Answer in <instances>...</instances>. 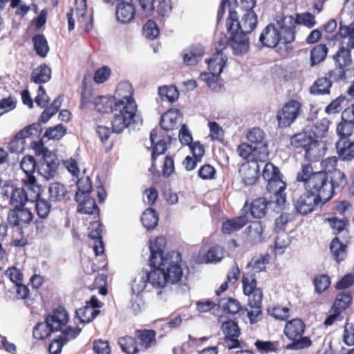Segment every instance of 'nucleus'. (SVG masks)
I'll return each mask as SVG.
<instances>
[{"instance_id":"nucleus-3","label":"nucleus","mask_w":354,"mask_h":354,"mask_svg":"<svg viewBox=\"0 0 354 354\" xmlns=\"http://www.w3.org/2000/svg\"><path fill=\"white\" fill-rule=\"evenodd\" d=\"M296 180L302 183L305 191L323 200L324 203L328 202L333 197L329 175L323 171H314L310 163L301 165L297 174Z\"/></svg>"},{"instance_id":"nucleus-2","label":"nucleus","mask_w":354,"mask_h":354,"mask_svg":"<svg viewBox=\"0 0 354 354\" xmlns=\"http://www.w3.org/2000/svg\"><path fill=\"white\" fill-rule=\"evenodd\" d=\"M257 15L254 11L246 12L239 21L238 13L230 10L226 20L227 31L232 34L231 47L235 55H242L248 52L249 39L247 36L257 25Z\"/></svg>"},{"instance_id":"nucleus-17","label":"nucleus","mask_w":354,"mask_h":354,"mask_svg":"<svg viewBox=\"0 0 354 354\" xmlns=\"http://www.w3.org/2000/svg\"><path fill=\"white\" fill-rule=\"evenodd\" d=\"M238 155L245 160V162H265L268 156L264 152H261L252 145L247 142H242L236 149Z\"/></svg>"},{"instance_id":"nucleus-27","label":"nucleus","mask_w":354,"mask_h":354,"mask_svg":"<svg viewBox=\"0 0 354 354\" xmlns=\"http://www.w3.org/2000/svg\"><path fill=\"white\" fill-rule=\"evenodd\" d=\"M335 148L340 160L350 162L354 159V139L337 140Z\"/></svg>"},{"instance_id":"nucleus-6","label":"nucleus","mask_w":354,"mask_h":354,"mask_svg":"<svg viewBox=\"0 0 354 354\" xmlns=\"http://www.w3.org/2000/svg\"><path fill=\"white\" fill-rule=\"evenodd\" d=\"M159 133H160V131L156 129H153L150 133V140L153 146V150L151 153L152 163L149 171L151 174V180L155 184H158L160 178V171L157 169L155 161L159 155L165 153L167 149V144L171 141L169 136L159 135Z\"/></svg>"},{"instance_id":"nucleus-1","label":"nucleus","mask_w":354,"mask_h":354,"mask_svg":"<svg viewBox=\"0 0 354 354\" xmlns=\"http://www.w3.org/2000/svg\"><path fill=\"white\" fill-rule=\"evenodd\" d=\"M167 240L164 236H158L149 246L150 272L142 270L132 282V288L138 292H142L148 283L154 288L162 289L167 286L180 283L183 277L185 263L182 254L176 250L165 252Z\"/></svg>"},{"instance_id":"nucleus-30","label":"nucleus","mask_w":354,"mask_h":354,"mask_svg":"<svg viewBox=\"0 0 354 354\" xmlns=\"http://www.w3.org/2000/svg\"><path fill=\"white\" fill-rule=\"evenodd\" d=\"M227 61V58L224 53H214L211 58L206 59L205 62L209 73L217 77L223 71Z\"/></svg>"},{"instance_id":"nucleus-51","label":"nucleus","mask_w":354,"mask_h":354,"mask_svg":"<svg viewBox=\"0 0 354 354\" xmlns=\"http://www.w3.org/2000/svg\"><path fill=\"white\" fill-rule=\"evenodd\" d=\"M158 214L153 208H147L142 214L141 222L148 230L154 229L158 223Z\"/></svg>"},{"instance_id":"nucleus-54","label":"nucleus","mask_w":354,"mask_h":354,"mask_svg":"<svg viewBox=\"0 0 354 354\" xmlns=\"http://www.w3.org/2000/svg\"><path fill=\"white\" fill-rule=\"evenodd\" d=\"M333 214H328V215L336 216L337 214L346 217L347 214L351 213L352 210V204L350 201L346 200H336L333 203Z\"/></svg>"},{"instance_id":"nucleus-41","label":"nucleus","mask_w":354,"mask_h":354,"mask_svg":"<svg viewBox=\"0 0 354 354\" xmlns=\"http://www.w3.org/2000/svg\"><path fill=\"white\" fill-rule=\"evenodd\" d=\"M336 132L339 136L338 140L354 139V122L342 118L337 126Z\"/></svg>"},{"instance_id":"nucleus-56","label":"nucleus","mask_w":354,"mask_h":354,"mask_svg":"<svg viewBox=\"0 0 354 354\" xmlns=\"http://www.w3.org/2000/svg\"><path fill=\"white\" fill-rule=\"evenodd\" d=\"M338 35L340 38L348 39L347 46L351 48H354V22L348 25H343L340 24Z\"/></svg>"},{"instance_id":"nucleus-47","label":"nucleus","mask_w":354,"mask_h":354,"mask_svg":"<svg viewBox=\"0 0 354 354\" xmlns=\"http://www.w3.org/2000/svg\"><path fill=\"white\" fill-rule=\"evenodd\" d=\"M93 104L95 109L100 113H113L115 100L111 97L98 96L95 98Z\"/></svg>"},{"instance_id":"nucleus-55","label":"nucleus","mask_w":354,"mask_h":354,"mask_svg":"<svg viewBox=\"0 0 354 354\" xmlns=\"http://www.w3.org/2000/svg\"><path fill=\"white\" fill-rule=\"evenodd\" d=\"M37 166L36 160L32 156H24L20 162L21 169L25 173L26 178L35 176L34 173Z\"/></svg>"},{"instance_id":"nucleus-29","label":"nucleus","mask_w":354,"mask_h":354,"mask_svg":"<svg viewBox=\"0 0 354 354\" xmlns=\"http://www.w3.org/2000/svg\"><path fill=\"white\" fill-rule=\"evenodd\" d=\"M182 115L178 109H170L161 117L160 125L162 130L168 131L173 130L178 126V120Z\"/></svg>"},{"instance_id":"nucleus-8","label":"nucleus","mask_w":354,"mask_h":354,"mask_svg":"<svg viewBox=\"0 0 354 354\" xmlns=\"http://www.w3.org/2000/svg\"><path fill=\"white\" fill-rule=\"evenodd\" d=\"M306 325L300 319H292L287 322L284 328V333L292 342L288 348L301 349L308 347L312 344V342L308 337H302Z\"/></svg>"},{"instance_id":"nucleus-4","label":"nucleus","mask_w":354,"mask_h":354,"mask_svg":"<svg viewBox=\"0 0 354 354\" xmlns=\"http://www.w3.org/2000/svg\"><path fill=\"white\" fill-rule=\"evenodd\" d=\"M287 16L281 15L277 17L275 23L269 24L259 36V42L268 48H275L278 44L286 46V51L292 50L288 45L295 40L296 30L292 26H288Z\"/></svg>"},{"instance_id":"nucleus-37","label":"nucleus","mask_w":354,"mask_h":354,"mask_svg":"<svg viewBox=\"0 0 354 354\" xmlns=\"http://www.w3.org/2000/svg\"><path fill=\"white\" fill-rule=\"evenodd\" d=\"M328 48L326 44L314 46L310 51V66L313 67L323 62L327 57Z\"/></svg>"},{"instance_id":"nucleus-11","label":"nucleus","mask_w":354,"mask_h":354,"mask_svg":"<svg viewBox=\"0 0 354 354\" xmlns=\"http://www.w3.org/2000/svg\"><path fill=\"white\" fill-rule=\"evenodd\" d=\"M326 203L323 200L305 191L295 201V208L300 214L307 215L315 211L319 205L322 206Z\"/></svg>"},{"instance_id":"nucleus-58","label":"nucleus","mask_w":354,"mask_h":354,"mask_svg":"<svg viewBox=\"0 0 354 354\" xmlns=\"http://www.w3.org/2000/svg\"><path fill=\"white\" fill-rule=\"evenodd\" d=\"M313 284L315 292L320 294L329 288L330 286V279L325 274L316 275L313 279Z\"/></svg>"},{"instance_id":"nucleus-60","label":"nucleus","mask_w":354,"mask_h":354,"mask_svg":"<svg viewBox=\"0 0 354 354\" xmlns=\"http://www.w3.org/2000/svg\"><path fill=\"white\" fill-rule=\"evenodd\" d=\"M77 192L75 194H80V196L90 195L92 191V182L88 176L82 177L77 182Z\"/></svg>"},{"instance_id":"nucleus-61","label":"nucleus","mask_w":354,"mask_h":354,"mask_svg":"<svg viewBox=\"0 0 354 354\" xmlns=\"http://www.w3.org/2000/svg\"><path fill=\"white\" fill-rule=\"evenodd\" d=\"M35 203L37 215L41 218H46L48 216L51 208L50 202L40 198L36 200Z\"/></svg>"},{"instance_id":"nucleus-28","label":"nucleus","mask_w":354,"mask_h":354,"mask_svg":"<svg viewBox=\"0 0 354 354\" xmlns=\"http://www.w3.org/2000/svg\"><path fill=\"white\" fill-rule=\"evenodd\" d=\"M23 188L26 190V195L29 202L34 203L41 198L42 192L41 186L37 183L35 176H30L29 178L23 179Z\"/></svg>"},{"instance_id":"nucleus-21","label":"nucleus","mask_w":354,"mask_h":354,"mask_svg":"<svg viewBox=\"0 0 354 354\" xmlns=\"http://www.w3.org/2000/svg\"><path fill=\"white\" fill-rule=\"evenodd\" d=\"M247 139L248 142L261 152H264V154L268 157V144L265 139L264 131L258 127L252 128L247 133Z\"/></svg>"},{"instance_id":"nucleus-23","label":"nucleus","mask_w":354,"mask_h":354,"mask_svg":"<svg viewBox=\"0 0 354 354\" xmlns=\"http://www.w3.org/2000/svg\"><path fill=\"white\" fill-rule=\"evenodd\" d=\"M116 18L122 24L130 23L136 15V8L132 2L122 1L116 6Z\"/></svg>"},{"instance_id":"nucleus-59","label":"nucleus","mask_w":354,"mask_h":354,"mask_svg":"<svg viewBox=\"0 0 354 354\" xmlns=\"http://www.w3.org/2000/svg\"><path fill=\"white\" fill-rule=\"evenodd\" d=\"M82 328L78 326L72 327L69 326L62 330L61 334L57 337L64 344H66L69 341L75 339L80 334Z\"/></svg>"},{"instance_id":"nucleus-13","label":"nucleus","mask_w":354,"mask_h":354,"mask_svg":"<svg viewBox=\"0 0 354 354\" xmlns=\"http://www.w3.org/2000/svg\"><path fill=\"white\" fill-rule=\"evenodd\" d=\"M1 194L8 200L12 208L23 207L28 202L26 190L23 187H17L12 184H6L2 187Z\"/></svg>"},{"instance_id":"nucleus-42","label":"nucleus","mask_w":354,"mask_h":354,"mask_svg":"<svg viewBox=\"0 0 354 354\" xmlns=\"http://www.w3.org/2000/svg\"><path fill=\"white\" fill-rule=\"evenodd\" d=\"M269 202L263 197L252 201L250 207V214L253 218H262L266 214Z\"/></svg>"},{"instance_id":"nucleus-22","label":"nucleus","mask_w":354,"mask_h":354,"mask_svg":"<svg viewBox=\"0 0 354 354\" xmlns=\"http://www.w3.org/2000/svg\"><path fill=\"white\" fill-rule=\"evenodd\" d=\"M218 305L224 313L230 315H235L236 314L245 315L247 311L246 308L242 307L241 303L236 299L232 297L221 299Z\"/></svg>"},{"instance_id":"nucleus-43","label":"nucleus","mask_w":354,"mask_h":354,"mask_svg":"<svg viewBox=\"0 0 354 354\" xmlns=\"http://www.w3.org/2000/svg\"><path fill=\"white\" fill-rule=\"evenodd\" d=\"M32 42L36 54L42 58L46 57L50 48L45 36L40 33L36 34L32 37Z\"/></svg>"},{"instance_id":"nucleus-32","label":"nucleus","mask_w":354,"mask_h":354,"mask_svg":"<svg viewBox=\"0 0 354 354\" xmlns=\"http://www.w3.org/2000/svg\"><path fill=\"white\" fill-rule=\"evenodd\" d=\"M332 80L326 75L318 77L309 88L310 94L314 95H328L332 88Z\"/></svg>"},{"instance_id":"nucleus-36","label":"nucleus","mask_w":354,"mask_h":354,"mask_svg":"<svg viewBox=\"0 0 354 354\" xmlns=\"http://www.w3.org/2000/svg\"><path fill=\"white\" fill-rule=\"evenodd\" d=\"M134 90L131 85L128 82H120L114 93L113 99L115 102L120 101H129L135 100L133 97Z\"/></svg>"},{"instance_id":"nucleus-35","label":"nucleus","mask_w":354,"mask_h":354,"mask_svg":"<svg viewBox=\"0 0 354 354\" xmlns=\"http://www.w3.org/2000/svg\"><path fill=\"white\" fill-rule=\"evenodd\" d=\"M351 48L348 46H342L333 56L335 66H339L348 70L353 60L351 55Z\"/></svg>"},{"instance_id":"nucleus-18","label":"nucleus","mask_w":354,"mask_h":354,"mask_svg":"<svg viewBox=\"0 0 354 354\" xmlns=\"http://www.w3.org/2000/svg\"><path fill=\"white\" fill-rule=\"evenodd\" d=\"M239 174L245 185H254L259 178V162H243L239 168Z\"/></svg>"},{"instance_id":"nucleus-45","label":"nucleus","mask_w":354,"mask_h":354,"mask_svg":"<svg viewBox=\"0 0 354 354\" xmlns=\"http://www.w3.org/2000/svg\"><path fill=\"white\" fill-rule=\"evenodd\" d=\"M330 121L326 118H322L313 123L308 129L311 135L315 137V140L318 138H323L326 136L328 131Z\"/></svg>"},{"instance_id":"nucleus-26","label":"nucleus","mask_w":354,"mask_h":354,"mask_svg":"<svg viewBox=\"0 0 354 354\" xmlns=\"http://www.w3.org/2000/svg\"><path fill=\"white\" fill-rule=\"evenodd\" d=\"M75 200L79 204L77 207L78 212L86 214H93L95 213L99 214L100 209L95 201L90 195L81 196L80 194H75Z\"/></svg>"},{"instance_id":"nucleus-57","label":"nucleus","mask_w":354,"mask_h":354,"mask_svg":"<svg viewBox=\"0 0 354 354\" xmlns=\"http://www.w3.org/2000/svg\"><path fill=\"white\" fill-rule=\"evenodd\" d=\"M270 256L268 254L261 256L260 257H254L251 259L249 266L254 272L265 271L266 265L269 263Z\"/></svg>"},{"instance_id":"nucleus-52","label":"nucleus","mask_w":354,"mask_h":354,"mask_svg":"<svg viewBox=\"0 0 354 354\" xmlns=\"http://www.w3.org/2000/svg\"><path fill=\"white\" fill-rule=\"evenodd\" d=\"M158 94L162 101H167L170 103L176 102L179 97V92L175 86H160Z\"/></svg>"},{"instance_id":"nucleus-15","label":"nucleus","mask_w":354,"mask_h":354,"mask_svg":"<svg viewBox=\"0 0 354 354\" xmlns=\"http://www.w3.org/2000/svg\"><path fill=\"white\" fill-rule=\"evenodd\" d=\"M59 165L56 153H49L39 160L37 171L45 179L49 180L57 174Z\"/></svg>"},{"instance_id":"nucleus-49","label":"nucleus","mask_w":354,"mask_h":354,"mask_svg":"<svg viewBox=\"0 0 354 354\" xmlns=\"http://www.w3.org/2000/svg\"><path fill=\"white\" fill-rule=\"evenodd\" d=\"M352 301L353 297L349 292H342L337 295L331 308L342 313L349 307Z\"/></svg>"},{"instance_id":"nucleus-39","label":"nucleus","mask_w":354,"mask_h":354,"mask_svg":"<svg viewBox=\"0 0 354 354\" xmlns=\"http://www.w3.org/2000/svg\"><path fill=\"white\" fill-rule=\"evenodd\" d=\"M51 78V69L46 64H41L31 73L30 80L35 84H44Z\"/></svg>"},{"instance_id":"nucleus-25","label":"nucleus","mask_w":354,"mask_h":354,"mask_svg":"<svg viewBox=\"0 0 354 354\" xmlns=\"http://www.w3.org/2000/svg\"><path fill=\"white\" fill-rule=\"evenodd\" d=\"M102 225L97 221L91 223L89 227V236L94 240L93 250L96 256L104 252V245L102 241Z\"/></svg>"},{"instance_id":"nucleus-20","label":"nucleus","mask_w":354,"mask_h":354,"mask_svg":"<svg viewBox=\"0 0 354 354\" xmlns=\"http://www.w3.org/2000/svg\"><path fill=\"white\" fill-rule=\"evenodd\" d=\"M68 313L62 306L55 308L52 313L46 317L47 323L55 332L61 330L62 327L68 323Z\"/></svg>"},{"instance_id":"nucleus-46","label":"nucleus","mask_w":354,"mask_h":354,"mask_svg":"<svg viewBox=\"0 0 354 354\" xmlns=\"http://www.w3.org/2000/svg\"><path fill=\"white\" fill-rule=\"evenodd\" d=\"M329 182L334 196L336 189L340 191L347 185V178L344 172L339 169L330 174Z\"/></svg>"},{"instance_id":"nucleus-50","label":"nucleus","mask_w":354,"mask_h":354,"mask_svg":"<svg viewBox=\"0 0 354 354\" xmlns=\"http://www.w3.org/2000/svg\"><path fill=\"white\" fill-rule=\"evenodd\" d=\"M41 131V128L40 124L38 123H33L18 131L15 136L17 137V139L23 141L25 144V140L26 138L37 137L39 136Z\"/></svg>"},{"instance_id":"nucleus-14","label":"nucleus","mask_w":354,"mask_h":354,"mask_svg":"<svg viewBox=\"0 0 354 354\" xmlns=\"http://www.w3.org/2000/svg\"><path fill=\"white\" fill-rule=\"evenodd\" d=\"M221 329L224 334V342L229 349L241 347L238 337L241 335V328L236 322L229 319L223 322Z\"/></svg>"},{"instance_id":"nucleus-16","label":"nucleus","mask_w":354,"mask_h":354,"mask_svg":"<svg viewBox=\"0 0 354 354\" xmlns=\"http://www.w3.org/2000/svg\"><path fill=\"white\" fill-rule=\"evenodd\" d=\"M266 189L271 194L270 197L279 206L283 205L286 202V183L282 180V175L268 182Z\"/></svg>"},{"instance_id":"nucleus-53","label":"nucleus","mask_w":354,"mask_h":354,"mask_svg":"<svg viewBox=\"0 0 354 354\" xmlns=\"http://www.w3.org/2000/svg\"><path fill=\"white\" fill-rule=\"evenodd\" d=\"M55 332V331L50 327L46 319H45L44 322H39L35 326L32 330V335L35 339L42 340L47 338L52 333Z\"/></svg>"},{"instance_id":"nucleus-62","label":"nucleus","mask_w":354,"mask_h":354,"mask_svg":"<svg viewBox=\"0 0 354 354\" xmlns=\"http://www.w3.org/2000/svg\"><path fill=\"white\" fill-rule=\"evenodd\" d=\"M143 33L149 39H155L160 33L157 24L151 19H149L143 27Z\"/></svg>"},{"instance_id":"nucleus-12","label":"nucleus","mask_w":354,"mask_h":354,"mask_svg":"<svg viewBox=\"0 0 354 354\" xmlns=\"http://www.w3.org/2000/svg\"><path fill=\"white\" fill-rule=\"evenodd\" d=\"M243 292L248 297V301H254V304L262 302L263 290L257 287V281L254 273H246L242 277Z\"/></svg>"},{"instance_id":"nucleus-19","label":"nucleus","mask_w":354,"mask_h":354,"mask_svg":"<svg viewBox=\"0 0 354 354\" xmlns=\"http://www.w3.org/2000/svg\"><path fill=\"white\" fill-rule=\"evenodd\" d=\"M134 335L138 340L140 349L145 352L157 344L156 332L152 329H137Z\"/></svg>"},{"instance_id":"nucleus-9","label":"nucleus","mask_w":354,"mask_h":354,"mask_svg":"<svg viewBox=\"0 0 354 354\" xmlns=\"http://www.w3.org/2000/svg\"><path fill=\"white\" fill-rule=\"evenodd\" d=\"M301 113V102L297 100H289L277 111L278 127L281 129L290 127Z\"/></svg>"},{"instance_id":"nucleus-31","label":"nucleus","mask_w":354,"mask_h":354,"mask_svg":"<svg viewBox=\"0 0 354 354\" xmlns=\"http://www.w3.org/2000/svg\"><path fill=\"white\" fill-rule=\"evenodd\" d=\"M205 54L204 48L201 45L191 46L183 51V62L187 66L196 65Z\"/></svg>"},{"instance_id":"nucleus-34","label":"nucleus","mask_w":354,"mask_h":354,"mask_svg":"<svg viewBox=\"0 0 354 354\" xmlns=\"http://www.w3.org/2000/svg\"><path fill=\"white\" fill-rule=\"evenodd\" d=\"M287 19H288V26H292L295 28L296 25H302L308 28H312L316 24L315 15L309 12L297 13L295 17L288 16Z\"/></svg>"},{"instance_id":"nucleus-64","label":"nucleus","mask_w":354,"mask_h":354,"mask_svg":"<svg viewBox=\"0 0 354 354\" xmlns=\"http://www.w3.org/2000/svg\"><path fill=\"white\" fill-rule=\"evenodd\" d=\"M281 176L277 167L271 162H267L263 169L262 176L267 182L275 179L277 177Z\"/></svg>"},{"instance_id":"nucleus-33","label":"nucleus","mask_w":354,"mask_h":354,"mask_svg":"<svg viewBox=\"0 0 354 354\" xmlns=\"http://www.w3.org/2000/svg\"><path fill=\"white\" fill-rule=\"evenodd\" d=\"M248 222L246 214L228 219L222 224L221 230L223 234H230L243 228Z\"/></svg>"},{"instance_id":"nucleus-44","label":"nucleus","mask_w":354,"mask_h":354,"mask_svg":"<svg viewBox=\"0 0 354 354\" xmlns=\"http://www.w3.org/2000/svg\"><path fill=\"white\" fill-rule=\"evenodd\" d=\"M67 193L65 185L59 182L52 183L48 187V198L51 202H60L63 201Z\"/></svg>"},{"instance_id":"nucleus-24","label":"nucleus","mask_w":354,"mask_h":354,"mask_svg":"<svg viewBox=\"0 0 354 354\" xmlns=\"http://www.w3.org/2000/svg\"><path fill=\"white\" fill-rule=\"evenodd\" d=\"M324 222L327 223L333 230V233L337 236L340 234H343L344 236L348 238L349 220L346 217L342 218H337L336 216L329 215L326 217Z\"/></svg>"},{"instance_id":"nucleus-38","label":"nucleus","mask_w":354,"mask_h":354,"mask_svg":"<svg viewBox=\"0 0 354 354\" xmlns=\"http://www.w3.org/2000/svg\"><path fill=\"white\" fill-rule=\"evenodd\" d=\"M330 250L333 259L339 263L344 261L347 255V245L335 236L330 243Z\"/></svg>"},{"instance_id":"nucleus-48","label":"nucleus","mask_w":354,"mask_h":354,"mask_svg":"<svg viewBox=\"0 0 354 354\" xmlns=\"http://www.w3.org/2000/svg\"><path fill=\"white\" fill-rule=\"evenodd\" d=\"M100 313L98 309H93L91 306H84L77 309L75 312L76 317L80 322L83 324L89 323L94 319Z\"/></svg>"},{"instance_id":"nucleus-40","label":"nucleus","mask_w":354,"mask_h":354,"mask_svg":"<svg viewBox=\"0 0 354 354\" xmlns=\"http://www.w3.org/2000/svg\"><path fill=\"white\" fill-rule=\"evenodd\" d=\"M118 343L122 351L126 354H138L142 352L135 335L134 337L126 335L120 337Z\"/></svg>"},{"instance_id":"nucleus-63","label":"nucleus","mask_w":354,"mask_h":354,"mask_svg":"<svg viewBox=\"0 0 354 354\" xmlns=\"http://www.w3.org/2000/svg\"><path fill=\"white\" fill-rule=\"evenodd\" d=\"M66 133V129L61 124L46 129L44 136L49 140H59Z\"/></svg>"},{"instance_id":"nucleus-7","label":"nucleus","mask_w":354,"mask_h":354,"mask_svg":"<svg viewBox=\"0 0 354 354\" xmlns=\"http://www.w3.org/2000/svg\"><path fill=\"white\" fill-rule=\"evenodd\" d=\"M290 145L298 153L304 152L306 159L311 160L315 156V149L318 147L319 142L315 140L306 127L290 137Z\"/></svg>"},{"instance_id":"nucleus-5","label":"nucleus","mask_w":354,"mask_h":354,"mask_svg":"<svg viewBox=\"0 0 354 354\" xmlns=\"http://www.w3.org/2000/svg\"><path fill=\"white\" fill-rule=\"evenodd\" d=\"M113 113L112 131L117 133H122L131 124L138 123L140 119L136 100L115 102Z\"/></svg>"},{"instance_id":"nucleus-10","label":"nucleus","mask_w":354,"mask_h":354,"mask_svg":"<svg viewBox=\"0 0 354 354\" xmlns=\"http://www.w3.org/2000/svg\"><path fill=\"white\" fill-rule=\"evenodd\" d=\"M33 214L25 206L23 207L10 208L7 214V223L11 227L21 230L30 225L33 221Z\"/></svg>"}]
</instances>
